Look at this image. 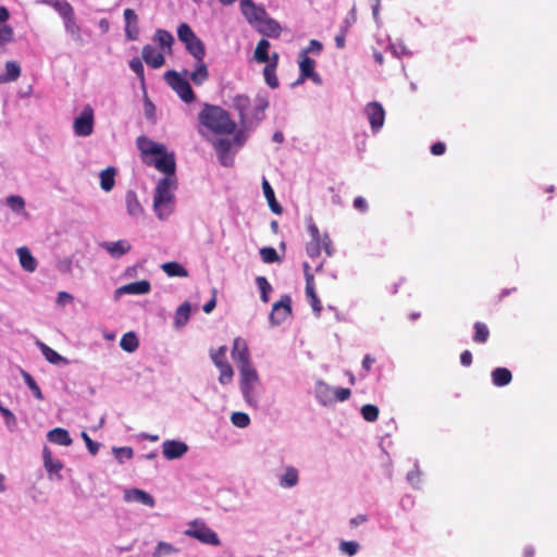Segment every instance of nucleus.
Listing matches in <instances>:
<instances>
[{"label":"nucleus","mask_w":557,"mask_h":557,"mask_svg":"<svg viewBox=\"0 0 557 557\" xmlns=\"http://www.w3.org/2000/svg\"><path fill=\"white\" fill-rule=\"evenodd\" d=\"M231 422L240 429H245L250 424V418L247 413L236 411L231 414Z\"/></svg>","instance_id":"nucleus-52"},{"label":"nucleus","mask_w":557,"mask_h":557,"mask_svg":"<svg viewBox=\"0 0 557 557\" xmlns=\"http://www.w3.org/2000/svg\"><path fill=\"white\" fill-rule=\"evenodd\" d=\"M315 400L323 407L334 405L333 387L323 380H317L314 383Z\"/></svg>","instance_id":"nucleus-19"},{"label":"nucleus","mask_w":557,"mask_h":557,"mask_svg":"<svg viewBox=\"0 0 557 557\" xmlns=\"http://www.w3.org/2000/svg\"><path fill=\"white\" fill-rule=\"evenodd\" d=\"M322 50V44L315 39L310 40L309 46L302 49L299 54L308 55V53L319 54Z\"/></svg>","instance_id":"nucleus-62"},{"label":"nucleus","mask_w":557,"mask_h":557,"mask_svg":"<svg viewBox=\"0 0 557 557\" xmlns=\"http://www.w3.org/2000/svg\"><path fill=\"white\" fill-rule=\"evenodd\" d=\"M164 78L184 102L189 103L194 101L195 94L186 77H183L176 71H168L164 74Z\"/></svg>","instance_id":"nucleus-8"},{"label":"nucleus","mask_w":557,"mask_h":557,"mask_svg":"<svg viewBox=\"0 0 557 557\" xmlns=\"http://www.w3.org/2000/svg\"><path fill=\"white\" fill-rule=\"evenodd\" d=\"M231 356L236 363L238 371L255 367L251 361L248 344L243 337L238 336L234 338Z\"/></svg>","instance_id":"nucleus-10"},{"label":"nucleus","mask_w":557,"mask_h":557,"mask_svg":"<svg viewBox=\"0 0 557 557\" xmlns=\"http://www.w3.org/2000/svg\"><path fill=\"white\" fill-rule=\"evenodd\" d=\"M257 30L268 37H278L281 34V25L273 18L265 15V18L262 20L257 26Z\"/></svg>","instance_id":"nucleus-31"},{"label":"nucleus","mask_w":557,"mask_h":557,"mask_svg":"<svg viewBox=\"0 0 557 557\" xmlns=\"http://www.w3.org/2000/svg\"><path fill=\"white\" fill-rule=\"evenodd\" d=\"M131 70L137 75L141 83L145 82V71L143 62L139 58H133L128 63Z\"/></svg>","instance_id":"nucleus-56"},{"label":"nucleus","mask_w":557,"mask_h":557,"mask_svg":"<svg viewBox=\"0 0 557 557\" xmlns=\"http://www.w3.org/2000/svg\"><path fill=\"white\" fill-rule=\"evenodd\" d=\"M161 269L168 276L186 277L188 275L186 269L175 261L163 263Z\"/></svg>","instance_id":"nucleus-40"},{"label":"nucleus","mask_w":557,"mask_h":557,"mask_svg":"<svg viewBox=\"0 0 557 557\" xmlns=\"http://www.w3.org/2000/svg\"><path fill=\"white\" fill-rule=\"evenodd\" d=\"M177 38L185 46L187 52L193 55L196 61L205 59L206 48L202 40L195 34L191 27L182 23L177 27Z\"/></svg>","instance_id":"nucleus-5"},{"label":"nucleus","mask_w":557,"mask_h":557,"mask_svg":"<svg viewBox=\"0 0 557 557\" xmlns=\"http://www.w3.org/2000/svg\"><path fill=\"white\" fill-rule=\"evenodd\" d=\"M308 233L311 238L310 240L323 238V234L320 233V231H319L318 226L315 225V223L313 222L312 218L308 219Z\"/></svg>","instance_id":"nucleus-63"},{"label":"nucleus","mask_w":557,"mask_h":557,"mask_svg":"<svg viewBox=\"0 0 557 557\" xmlns=\"http://www.w3.org/2000/svg\"><path fill=\"white\" fill-rule=\"evenodd\" d=\"M231 140L226 138H219L213 141V147L218 153L219 160L222 165L230 166L233 164V156L231 154Z\"/></svg>","instance_id":"nucleus-26"},{"label":"nucleus","mask_w":557,"mask_h":557,"mask_svg":"<svg viewBox=\"0 0 557 557\" xmlns=\"http://www.w3.org/2000/svg\"><path fill=\"white\" fill-rule=\"evenodd\" d=\"M81 436L84 440L89 453L95 456L100 448V444L92 441L86 432H82Z\"/></svg>","instance_id":"nucleus-61"},{"label":"nucleus","mask_w":557,"mask_h":557,"mask_svg":"<svg viewBox=\"0 0 557 557\" xmlns=\"http://www.w3.org/2000/svg\"><path fill=\"white\" fill-rule=\"evenodd\" d=\"M363 113L369 121L372 133H379L385 122V110L383 106L377 101L369 102L366 104Z\"/></svg>","instance_id":"nucleus-11"},{"label":"nucleus","mask_w":557,"mask_h":557,"mask_svg":"<svg viewBox=\"0 0 557 557\" xmlns=\"http://www.w3.org/2000/svg\"><path fill=\"white\" fill-rule=\"evenodd\" d=\"M351 392L349 388L345 387H333V396L335 401H346L349 399Z\"/></svg>","instance_id":"nucleus-58"},{"label":"nucleus","mask_w":557,"mask_h":557,"mask_svg":"<svg viewBox=\"0 0 557 557\" xmlns=\"http://www.w3.org/2000/svg\"><path fill=\"white\" fill-rule=\"evenodd\" d=\"M152 40L158 44L162 51L165 53H172L174 37L170 32L159 28L156 30Z\"/></svg>","instance_id":"nucleus-32"},{"label":"nucleus","mask_w":557,"mask_h":557,"mask_svg":"<svg viewBox=\"0 0 557 557\" xmlns=\"http://www.w3.org/2000/svg\"><path fill=\"white\" fill-rule=\"evenodd\" d=\"M255 128H245L240 125V128L235 133L234 143L239 147L243 146L249 135Z\"/></svg>","instance_id":"nucleus-60"},{"label":"nucleus","mask_w":557,"mask_h":557,"mask_svg":"<svg viewBox=\"0 0 557 557\" xmlns=\"http://www.w3.org/2000/svg\"><path fill=\"white\" fill-rule=\"evenodd\" d=\"M492 382L497 387L508 385L512 380V374L507 368H496L491 373Z\"/></svg>","instance_id":"nucleus-37"},{"label":"nucleus","mask_w":557,"mask_h":557,"mask_svg":"<svg viewBox=\"0 0 557 557\" xmlns=\"http://www.w3.org/2000/svg\"><path fill=\"white\" fill-rule=\"evenodd\" d=\"M21 76V66L16 61L5 63V72L0 74V85L15 82Z\"/></svg>","instance_id":"nucleus-34"},{"label":"nucleus","mask_w":557,"mask_h":557,"mask_svg":"<svg viewBox=\"0 0 557 557\" xmlns=\"http://www.w3.org/2000/svg\"><path fill=\"white\" fill-rule=\"evenodd\" d=\"M262 189H263L264 197H265L272 212L275 214H281L282 207L276 201L274 190L265 177H263V180H262Z\"/></svg>","instance_id":"nucleus-35"},{"label":"nucleus","mask_w":557,"mask_h":557,"mask_svg":"<svg viewBox=\"0 0 557 557\" xmlns=\"http://www.w3.org/2000/svg\"><path fill=\"white\" fill-rule=\"evenodd\" d=\"M232 107L238 112L239 124L245 128H256L264 119V111L269 107L265 95L256 97L255 106L250 110V99L245 95H236L232 100Z\"/></svg>","instance_id":"nucleus-1"},{"label":"nucleus","mask_w":557,"mask_h":557,"mask_svg":"<svg viewBox=\"0 0 557 557\" xmlns=\"http://www.w3.org/2000/svg\"><path fill=\"white\" fill-rule=\"evenodd\" d=\"M115 173L116 171L113 166H109L100 172V187L103 191L109 193L113 189L115 185Z\"/></svg>","instance_id":"nucleus-36"},{"label":"nucleus","mask_w":557,"mask_h":557,"mask_svg":"<svg viewBox=\"0 0 557 557\" xmlns=\"http://www.w3.org/2000/svg\"><path fill=\"white\" fill-rule=\"evenodd\" d=\"M21 374L27 387L32 391L34 397L37 398L38 400H42L44 395L41 393V389L36 383V381L33 379V376L25 370H21Z\"/></svg>","instance_id":"nucleus-46"},{"label":"nucleus","mask_w":557,"mask_h":557,"mask_svg":"<svg viewBox=\"0 0 557 557\" xmlns=\"http://www.w3.org/2000/svg\"><path fill=\"white\" fill-rule=\"evenodd\" d=\"M256 284L261 293V300L263 302L269 301V294L272 292V286L264 276H257Z\"/></svg>","instance_id":"nucleus-51"},{"label":"nucleus","mask_w":557,"mask_h":557,"mask_svg":"<svg viewBox=\"0 0 557 557\" xmlns=\"http://www.w3.org/2000/svg\"><path fill=\"white\" fill-rule=\"evenodd\" d=\"M123 15H124L126 26L137 25L138 16L134 10L125 9Z\"/></svg>","instance_id":"nucleus-64"},{"label":"nucleus","mask_w":557,"mask_h":557,"mask_svg":"<svg viewBox=\"0 0 557 557\" xmlns=\"http://www.w3.org/2000/svg\"><path fill=\"white\" fill-rule=\"evenodd\" d=\"M239 372V389L245 403L251 408H258L263 392L260 375L255 367Z\"/></svg>","instance_id":"nucleus-4"},{"label":"nucleus","mask_w":557,"mask_h":557,"mask_svg":"<svg viewBox=\"0 0 557 557\" xmlns=\"http://www.w3.org/2000/svg\"><path fill=\"white\" fill-rule=\"evenodd\" d=\"M290 311V298L288 296H283L272 307V311L269 317L270 323L274 326L280 325L287 319Z\"/></svg>","instance_id":"nucleus-16"},{"label":"nucleus","mask_w":557,"mask_h":557,"mask_svg":"<svg viewBox=\"0 0 557 557\" xmlns=\"http://www.w3.org/2000/svg\"><path fill=\"white\" fill-rule=\"evenodd\" d=\"M46 360L52 364L67 366L70 361L39 339L35 342Z\"/></svg>","instance_id":"nucleus-29"},{"label":"nucleus","mask_w":557,"mask_h":557,"mask_svg":"<svg viewBox=\"0 0 557 557\" xmlns=\"http://www.w3.org/2000/svg\"><path fill=\"white\" fill-rule=\"evenodd\" d=\"M190 305L188 302L182 304L175 311L174 326L176 329L183 327L189 320Z\"/></svg>","instance_id":"nucleus-39"},{"label":"nucleus","mask_w":557,"mask_h":557,"mask_svg":"<svg viewBox=\"0 0 557 557\" xmlns=\"http://www.w3.org/2000/svg\"><path fill=\"white\" fill-rule=\"evenodd\" d=\"M361 416L368 422H374L379 418V408L374 405H364L361 407Z\"/></svg>","instance_id":"nucleus-53"},{"label":"nucleus","mask_w":557,"mask_h":557,"mask_svg":"<svg viewBox=\"0 0 557 557\" xmlns=\"http://www.w3.org/2000/svg\"><path fill=\"white\" fill-rule=\"evenodd\" d=\"M148 164H152L158 171L165 174V176H175V158L173 153L166 150L161 153H157L154 159L147 161Z\"/></svg>","instance_id":"nucleus-14"},{"label":"nucleus","mask_w":557,"mask_h":557,"mask_svg":"<svg viewBox=\"0 0 557 557\" xmlns=\"http://www.w3.org/2000/svg\"><path fill=\"white\" fill-rule=\"evenodd\" d=\"M184 534L207 545L219 546L221 544L218 534L205 522L199 520L189 522L188 528L184 531Z\"/></svg>","instance_id":"nucleus-6"},{"label":"nucleus","mask_w":557,"mask_h":557,"mask_svg":"<svg viewBox=\"0 0 557 557\" xmlns=\"http://www.w3.org/2000/svg\"><path fill=\"white\" fill-rule=\"evenodd\" d=\"M47 438L53 443L61 446H70L72 445L73 441L69 434V432L65 429L62 428H55L48 432Z\"/></svg>","instance_id":"nucleus-33"},{"label":"nucleus","mask_w":557,"mask_h":557,"mask_svg":"<svg viewBox=\"0 0 557 557\" xmlns=\"http://www.w3.org/2000/svg\"><path fill=\"white\" fill-rule=\"evenodd\" d=\"M180 549L171 543L160 541L156 545L151 556L152 557H166L173 554H177Z\"/></svg>","instance_id":"nucleus-41"},{"label":"nucleus","mask_w":557,"mask_h":557,"mask_svg":"<svg viewBox=\"0 0 557 557\" xmlns=\"http://www.w3.org/2000/svg\"><path fill=\"white\" fill-rule=\"evenodd\" d=\"M338 549L342 554L352 557L359 552L360 545L356 541H342Z\"/></svg>","instance_id":"nucleus-49"},{"label":"nucleus","mask_w":557,"mask_h":557,"mask_svg":"<svg viewBox=\"0 0 557 557\" xmlns=\"http://www.w3.org/2000/svg\"><path fill=\"white\" fill-rule=\"evenodd\" d=\"M488 336L490 331L487 326L482 322H475L473 341L479 344H484L488 339Z\"/></svg>","instance_id":"nucleus-48"},{"label":"nucleus","mask_w":557,"mask_h":557,"mask_svg":"<svg viewBox=\"0 0 557 557\" xmlns=\"http://www.w3.org/2000/svg\"><path fill=\"white\" fill-rule=\"evenodd\" d=\"M226 346H221L218 349H210V358L213 364L219 369L220 375L218 381L222 385H228L233 382L234 370L226 359Z\"/></svg>","instance_id":"nucleus-7"},{"label":"nucleus","mask_w":557,"mask_h":557,"mask_svg":"<svg viewBox=\"0 0 557 557\" xmlns=\"http://www.w3.org/2000/svg\"><path fill=\"white\" fill-rule=\"evenodd\" d=\"M125 210L127 215L137 221L145 216V209L139 201L137 193L133 189H128L124 196Z\"/></svg>","instance_id":"nucleus-17"},{"label":"nucleus","mask_w":557,"mask_h":557,"mask_svg":"<svg viewBox=\"0 0 557 557\" xmlns=\"http://www.w3.org/2000/svg\"><path fill=\"white\" fill-rule=\"evenodd\" d=\"M282 488H293L299 483V471L294 466H286L277 478Z\"/></svg>","instance_id":"nucleus-27"},{"label":"nucleus","mask_w":557,"mask_h":557,"mask_svg":"<svg viewBox=\"0 0 557 557\" xmlns=\"http://www.w3.org/2000/svg\"><path fill=\"white\" fill-rule=\"evenodd\" d=\"M95 124V112L90 104H86L81 113L74 119V134L79 137H87L92 134Z\"/></svg>","instance_id":"nucleus-9"},{"label":"nucleus","mask_w":557,"mask_h":557,"mask_svg":"<svg viewBox=\"0 0 557 557\" xmlns=\"http://www.w3.org/2000/svg\"><path fill=\"white\" fill-rule=\"evenodd\" d=\"M259 253L264 263H274L280 260L276 250L272 247H263Z\"/></svg>","instance_id":"nucleus-55"},{"label":"nucleus","mask_w":557,"mask_h":557,"mask_svg":"<svg viewBox=\"0 0 557 557\" xmlns=\"http://www.w3.org/2000/svg\"><path fill=\"white\" fill-rule=\"evenodd\" d=\"M275 71H276V69H274L272 66H264V70H263L264 81H265L267 85L273 89L278 87V79L276 77Z\"/></svg>","instance_id":"nucleus-54"},{"label":"nucleus","mask_w":557,"mask_h":557,"mask_svg":"<svg viewBox=\"0 0 557 557\" xmlns=\"http://www.w3.org/2000/svg\"><path fill=\"white\" fill-rule=\"evenodd\" d=\"M123 499L125 503H138L149 508L156 506V499L148 492L140 488H125L123 492Z\"/></svg>","instance_id":"nucleus-18"},{"label":"nucleus","mask_w":557,"mask_h":557,"mask_svg":"<svg viewBox=\"0 0 557 557\" xmlns=\"http://www.w3.org/2000/svg\"><path fill=\"white\" fill-rule=\"evenodd\" d=\"M269 48H270L269 40L261 39L258 42L256 50H255V54H253L255 60L259 63H264V62L269 61V53H268Z\"/></svg>","instance_id":"nucleus-44"},{"label":"nucleus","mask_w":557,"mask_h":557,"mask_svg":"<svg viewBox=\"0 0 557 557\" xmlns=\"http://www.w3.org/2000/svg\"><path fill=\"white\" fill-rule=\"evenodd\" d=\"M202 126L215 134H233L236 131V123L231 119L227 111L219 106L206 103L198 115Z\"/></svg>","instance_id":"nucleus-3"},{"label":"nucleus","mask_w":557,"mask_h":557,"mask_svg":"<svg viewBox=\"0 0 557 557\" xmlns=\"http://www.w3.org/2000/svg\"><path fill=\"white\" fill-rule=\"evenodd\" d=\"M42 459L44 467L48 472L49 478L52 479V475H55L58 480H62L60 472L63 469V463L59 459H54L52 457L51 450L47 446L42 449Z\"/></svg>","instance_id":"nucleus-24"},{"label":"nucleus","mask_w":557,"mask_h":557,"mask_svg":"<svg viewBox=\"0 0 557 557\" xmlns=\"http://www.w3.org/2000/svg\"><path fill=\"white\" fill-rule=\"evenodd\" d=\"M302 267H304V274H305V278H306V295L309 299L318 297L315 294L314 278H313V274L310 271V267L307 262H305Z\"/></svg>","instance_id":"nucleus-45"},{"label":"nucleus","mask_w":557,"mask_h":557,"mask_svg":"<svg viewBox=\"0 0 557 557\" xmlns=\"http://www.w3.org/2000/svg\"><path fill=\"white\" fill-rule=\"evenodd\" d=\"M63 25L66 34L76 42H82L81 26L77 24L75 18L74 9L72 8L62 16Z\"/></svg>","instance_id":"nucleus-22"},{"label":"nucleus","mask_w":557,"mask_h":557,"mask_svg":"<svg viewBox=\"0 0 557 557\" xmlns=\"http://www.w3.org/2000/svg\"><path fill=\"white\" fill-rule=\"evenodd\" d=\"M321 249H324L327 257H332L334 255L332 240L327 233L323 234L322 239L309 240L306 245V252L311 259L317 258L321 253Z\"/></svg>","instance_id":"nucleus-15"},{"label":"nucleus","mask_w":557,"mask_h":557,"mask_svg":"<svg viewBox=\"0 0 557 557\" xmlns=\"http://www.w3.org/2000/svg\"><path fill=\"white\" fill-rule=\"evenodd\" d=\"M408 483L414 488H419L421 484V471L419 469L418 462L414 463V469L408 472L407 474Z\"/></svg>","instance_id":"nucleus-57"},{"label":"nucleus","mask_w":557,"mask_h":557,"mask_svg":"<svg viewBox=\"0 0 557 557\" xmlns=\"http://www.w3.org/2000/svg\"><path fill=\"white\" fill-rule=\"evenodd\" d=\"M176 187V176H164L154 188L152 207L157 218L161 221L168 220L174 211Z\"/></svg>","instance_id":"nucleus-2"},{"label":"nucleus","mask_w":557,"mask_h":557,"mask_svg":"<svg viewBox=\"0 0 557 557\" xmlns=\"http://www.w3.org/2000/svg\"><path fill=\"white\" fill-rule=\"evenodd\" d=\"M137 147L145 156H156L165 151V146L156 141L150 140L145 136L137 138Z\"/></svg>","instance_id":"nucleus-30"},{"label":"nucleus","mask_w":557,"mask_h":557,"mask_svg":"<svg viewBox=\"0 0 557 557\" xmlns=\"http://www.w3.org/2000/svg\"><path fill=\"white\" fill-rule=\"evenodd\" d=\"M151 289V285L148 281H137L133 282L126 285H123L119 287L115 290V296H122V295H145L148 294Z\"/></svg>","instance_id":"nucleus-25"},{"label":"nucleus","mask_w":557,"mask_h":557,"mask_svg":"<svg viewBox=\"0 0 557 557\" xmlns=\"http://www.w3.org/2000/svg\"><path fill=\"white\" fill-rule=\"evenodd\" d=\"M315 61L308 55L299 54V71L301 73V79L310 78L315 85L322 84L321 76L315 73Z\"/></svg>","instance_id":"nucleus-20"},{"label":"nucleus","mask_w":557,"mask_h":557,"mask_svg":"<svg viewBox=\"0 0 557 557\" xmlns=\"http://www.w3.org/2000/svg\"><path fill=\"white\" fill-rule=\"evenodd\" d=\"M240 10L247 22L255 27L265 18V9L257 5L252 0H240Z\"/></svg>","instance_id":"nucleus-12"},{"label":"nucleus","mask_w":557,"mask_h":557,"mask_svg":"<svg viewBox=\"0 0 557 557\" xmlns=\"http://www.w3.org/2000/svg\"><path fill=\"white\" fill-rule=\"evenodd\" d=\"M138 345V338L133 332L125 333L120 341L121 348L127 352H134Z\"/></svg>","instance_id":"nucleus-42"},{"label":"nucleus","mask_w":557,"mask_h":557,"mask_svg":"<svg viewBox=\"0 0 557 557\" xmlns=\"http://www.w3.org/2000/svg\"><path fill=\"white\" fill-rule=\"evenodd\" d=\"M16 255L18 258L20 265L22 269L28 273H33L36 271L38 267V262L36 258L32 255L30 250L23 246L16 249Z\"/></svg>","instance_id":"nucleus-28"},{"label":"nucleus","mask_w":557,"mask_h":557,"mask_svg":"<svg viewBox=\"0 0 557 557\" xmlns=\"http://www.w3.org/2000/svg\"><path fill=\"white\" fill-rule=\"evenodd\" d=\"M99 246L114 259L123 257L132 249V245L127 239H120L116 242H102L99 244Z\"/></svg>","instance_id":"nucleus-21"},{"label":"nucleus","mask_w":557,"mask_h":557,"mask_svg":"<svg viewBox=\"0 0 557 557\" xmlns=\"http://www.w3.org/2000/svg\"><path fill=\"white\" fill-rule=\"evenodd\" d=\"M41 3L53 8L60 16L71 10L73 7L66 0H39Z\"/></svg>","instance_id":"nucleus-47"},{"label":"nucleus","mask_w":557,"mask_h":557,"mask_svg":"<svg viewBox=\"0 0 557 557\" xmlns=\"http://www.w3.org/2000/svg\"><path fill=\"white\" fill-rule=\"evenodd\" d=\"M13 41V29L9 25L0 27V47Z\"/></svg>","instance_id":"nucleus-59"},{"label":"nucleus","mask_w":557,"mask_h":557,"mask_svg":"<svg viewBox=\"0 0 557 557\" xmlns=\"http://www.w3.org/2000/svg\"><path fill=\"white\" fill-rule=\"evenodd\" d=\"M7 205L14 213L27 216V212L25 211V200L21 196H9L7 198Z\"/></svg>","instance_id":"nucleus-43"},{"label":"nucleus","mask_w":557,"mask_h":557,"mask_svg":"<svg viewBox=\"0 0 557 557\" xmlns=\"http://www.w3.org/2000/svg\"><path fill=\"white\" fill-rule=\"evenodd\" d=\"M161 447L162 455L166 460L181 459L189 449L188 445L180 440H165Z\"/></svg>","instance_id":"nucleus-13"},{"label":"nucleus","mask_w":557,"mask_h":557,"mask_svg":"<svg viewBox=\"0 0 557 557\" xmlns=\"http://www.w3.org/2000/svg\"><path fill=\"white\" fill-rule=\"evenodd\" d=\"M209 77V72H208V67L202 60L200 61H196V69L189 73V78L191 79V82L199 86L201 84H203Z\"/></svg>","instance_id":"nucleus-38"},{"label":"nucleus","mask_w":557,"mask_h":557,"mask_svg":"<svg viewBox=\"0 0 557 557\" xmlns=\"http://www.w3.org/2000/svg\"><path fill=\"white\" fill-rule=\"evenodd\" d=\"M112 453L119 463H124L125 460H129L133 458L134 451L133 448L128 446L124 447H113Z\"/></svg>","instance_id":"nucleus-50"},{"label":"nucleus","mask_w":557,"mask_h":557,"mask_svg":"<svg viewBox=\"0 0 557 557\" xmlns=\"http://www.w3.org/2000/svg\"><path fill=\"white\" fill-rule=\"evenodd\" d=\"M141 57L143 60L152 69H160L165 63L163 53L151 45L143 47Z\"/></svg>","instance_id":"nucleus-23"}]
</instances>
